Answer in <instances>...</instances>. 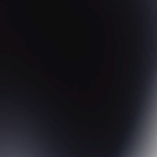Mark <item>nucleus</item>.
Wrapping results in <instances>:
<instances>
[{"instance_id": "obj_1", "label": "nucleus", "mask_w": 157, "mask_h": 157, "mask_svg": "<svg viewBox=\"0 0 157 157\" xmlns=\"http://www.w3.org/2000/svg\"><path fill=\"white\" fill-rule=\"evenodd\" d=\"M126 154L124 152H121L118 154V157H124V155H126Z\"/></svg>"}, {"instance_id": "obj_2", "label": "nucleus", "mask_w": 157, "mask_h": 157, "mask_svg": "<svg viewBox=\"0 0 157 157\" xmlns=\"http://www.w3.org/2000/svg\"><path fill=\"white\" fill-rule=\"evenodd\" d=\"M127 148H129V147H127Z\"/></svg>"}]
</instances>
